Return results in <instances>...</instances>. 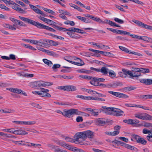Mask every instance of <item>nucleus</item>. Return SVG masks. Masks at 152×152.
<instances>
[{
	"label": "nucleus",
	"instance_id": "obj_1",
	"mask_svg": "<svg viewBox=\"0 0 152 152\" xmlns=\"http://www.w3.org/2000/svg\"><path fill=\"white\" fill-rule=\"evenodd\" d=\"M19 17L21 20L25 22L31 24L39 28L44 29L53 32H56V30L53 28L39 22H35L33 20L20 16H19Z\"/></svg>",
	"mask_w": 152,
	"mask_h": 152
},
{
	"label": "nucleus",
	"instance_id": "obj_2",
	"mask_svg": "<svg viewBox=\"0 0 152 152\" xmlns=\"http://www.w3.org/2000/svg\"><path fill=\"white\" fill-rule=\"evenodd\" d=\"M136 118L143 120H152V116L145 113H137L134 114Z\"/></svg>",
	"mask_w": 152,
	"mask_h": 152
},
{
	"label": "nucleus",
	"instance_id": "obj_3",
	"mask_svg": "<svg viewBox=\"0 0 152 152\" xmlns=\"http://www.w3.org/2000/svg\"><path fill=\"white\" fill-rule=\"evenodd\" d=\"M83 16L85 17H87L89 18L90 19H91L92 20L99 22L100 23H107L108 24V22H109V21L110 20H105L104 21L102 20L100 18L97 17H95L92 15H91L90 14H84L83 15Z\"/></svg>",
	"mask_w": 152,
	"mask_h": 152
},
{
	"label": "nucleus",
	"instance_id": "obj_4",
	"mask_svg": "<svg viewBox=\"0 0 152 152\" xmlns=\"http://www.w3.org/2000/svg\"><path fill=\"white\" fill-rule=\"evenodd\" d=\"M57 113L62 115L65 117H67L69 118L72 117V109H70L68 110H63V112H62L60 110H57L56 111Z\"/></svg>",
	"mask_w": 152,
	"mask_h": 152
},
{
	"label": "nucleus",
	"instance_id": "obj_5",
	"mask_svg": "<svg viewBox=\"0 0 152 152\" xmlns=\"http://www.w3.org/2000/svg\"><path fill=\"white\" fill-rule=\"evenodd\" d=\"M74 138L76 141H78L80 138L84 140L86 139V131L83 132H78L76 133L74 136Z\"/></svg>",
	"mask_w": 152,
	"mask_h": 152
},
{
	"label": "nucleus",
	"instance_id": "obj_6",
	"mask_svg": "<svg viewBox=\"0 0 152 152\" xmlns=\"http://www.w3.org/2000/svg\"><path fill=\"white\" fill-rule=\"evenodd\" d=\"M60 88L61 90L66 91H75L77 90L76 86L72 85H68L65 86L60 87Z\"/></svg>",
	"mask_w": 152,
	"mask_h": 152
},
{
	"label": "nucleus",
	"instance_id": "obj_7",
	"mask_svg": "<svg viewBox=\"0 0 152 152\" xmlns=\"http://www.w3.org/2000/svg\"><path fill=\"white\" fill-rule=\"evenodd\" d=\"M108 93L110 94H111L114 96L119 98H127L128 97V96L127 95L120 92H115L112 91H108Z\"/></svg>",
	"mask_w": 152,
	"mask_h": 152
},
{
	"label": "nucleus",
	"instance_id": "obj_8",
	"mask_svg": "<svg viewBox=\"0 0 152 152\" xmlns=\"http://www.w3.org/2000/svg\"><path fill=\"white\" fill-rule=\"evenodd\" d=\"M7 89L9 90L10 91L13 93L22 94L25 96H27L26 94L24 91H22V90L19 89L15 88H7Z\"/></svg>",
	"mask_w": 152,
	"mask_h": 152
},
{
	"label": "nucleus",
	"instance_id": "obj_9",
	"mask_svg": "<svg viewBox=\"0 0 152 152\" xmlns=\"http://www.w3.org/2000/svg\"><path fill=\"white\" fill-rule=\"evenodd\" d=\"M31 86L34 88L41 86L44 87V81L40 80L34 81L31 83Z\"/></svg>",
	"mask_w": 152,
	"mask_h": 152
},
{
	"label": "nucleus",
	"instance_id": "obj_10",
	"mask_svg": "<svg viewBox=\"0 0 152 152\" xmlns=\"http://www.w3.org/2000/svg\"><path fill=\"white\" fill-rule=\"evenodd\" d=\"M54 142L57 145H60L61 146L63 147L69 149L70 150V146L66 144L63 141L60 140H54Z\"/></svg>",
	"mask_w": 152,
	"mask_h": 152
},
{
	"label": "nucleus",
	"instance_id": "obj_11",
	"mask_svg": "<svg viewBox=\"0 0 152 152\" xmlns=\"http://www.w3.org/2000/svg\"><path fill=\"white\" fill-rule=\"evenodd\" d=\"M119 48L121 50L128 53L132 54H134L135 55L140 56H142V55L140 53L134 52H132L131 51L129 50L127 48L125 47L121 46H119Z\"/></svg>",
	"mask_w": 152,
	"mask_h": 152
},
{
	"label": "nucleus",
	"instance_id": "obj_12",
	"mask_svg": "<svg viewBox=\"0 0 152 152\" xmlns=\"http://www.w3.org/2000/svg\"><path fill=\"white\" fill-rule=\"evenodd\" d=\"M102 108L104 109L103 111L107 115H112L113 112H114V107H107L106 106L102 107Z\"/></svg>",
	"mask_w": 152,
	"mask_h": 152
},
{
	"label": "nucleus",
	"instance_id": "obj_13",
	"mask_svg": "<svg viewBox=\"0 0 152 152\" xmlns=\"http://www.w3.org/2000/svg\"><path fill=\"white\" fill-rule=\"evenodd\" d=\"M72 115H81L85 117H88L90 115L85 113L78 111L77 109H72Z\"/></svg>",
	"mask_w": 152,
	"mask_h": 152
},
{
	"label": "nucleus",
	"instance_id": "obj_14",
	"mask_svg": "<svg viewBox=\"0 0 152 152\" xmlns=\"http://www.w3.org/2000/svg\"><path fill=\"white\" fill-rule=\"evenodd\" d=\"M13 5H14L12 6V7L13 9L18 12L20 13L24 14L26 13V11H24L22 9L18 7V6H19V5L18 4L15 3V4H14Z\"/></svg>",
	"mask_w": 152,
	"mask_h": 152
},
{
	"label": "nucleus",
	"instance_id": "obj_15",
	"mask_svg": "<svg viewBox=\"0 0 152 152\" xmlns=\"http://www.w3.org/2000/svg\"><path fill=\"white\" fill-rule=\"evenodd\" d=\"M140 68H134L133 70H132L133 77H137L140 75Z\"/></svg>",
	"mask_w": 152,
	"mask_h": 152
},
{
	"label": "nucleus",
	"instance_id": "obj_16",
	"mask_svg": "<svg viewBox=\"0 0 152 152\" xmlns=\"http://www.w3.org/2000/svg\"><path fill=\"white\" fill-rule=\"evenodd\" d=\"M141 83L146 85H149L152 84V80L147 79H142L140 80Z\"/></svg>",
	"mask_w": 152,
	"mask_h": 152
},
{
	"label": "nucleus",
	"instance_id": "obj_17",
	"mask_svg": "<svg viewBox=\"0 0 152 152\" xmlns=\"http://www.w3.org/2000/svg\"><path fill=\"white\" fill-rule=\"evenodd\" d=\"M122 71L124 73V77H126L127 75H129L130 76V77L132 78L133 77V72L132 71L126 70L125 69H122Z\"/></svg>",
	"mask_w": 152,
	"mask_h": 152
},
{
	"label": "nucleus",
	"instance_id": "obj_18",
	"mask_svg": "<svg viewBox=\"0 0 152 152\" xmlns=\"http://www.w3.org/2000/svg\"><path fill=\"white\" fill-rule=\"evenodd\" d=\"M27 132L21 130H14V134L18 135H24L27 134Z\"/></svg>",
	"mask_w": 152,
	"mask_h": 152
},
{
	"label": "nucleus",
	"instance_id": "obj_19",
	"mask_svg": "<svg viewBox=\"0 0 152 152\" xmlns=\"http://www.w3.org/2000/svg\"><path fill=\"white\" fill-rule=\"evenodd\" d=\"M114 112L116 113L115 115L117 116L123 115L124 113V112L121 110L114 108Z\"/></svg>",
	"mask_w": 152,
	"mask_h": 152
},
{
	"label": "nucleus",
	"instance_id": "obj_20",
	"mask_svg": "<svg viewBox=\"0 0 152 152\" xmlns=\"http://www.w3.org/2000/svg\"><path fill=\"white\" fill-rule=\"evenodd\" d=\"M76 18L86 23H90L91 22V21L89 19L85 17L77 16H76Z\"/></svg>",
	"mask_w": 152,
	"mask_h": 152
},
{
	"label": "nucleus",
	"instance_id": "obj_21",
	"mask_svg": "<svg viewBox=\"0 0 152 152\" xmlns=\"http://www.w3.org/2000/svg\"><path fill=\"white\" fill-rule=\"evenodd\" d=\"M108 69L104 66L102 67L101 69H99V72H100L104 75H106L108 72Z\"/></svg>",
	"mask_w": 152,
	"mask_h": 152
},
{
	"label": "nucleus",
	"instance_id": "obj_22",
	"mask_svg": "<svg viewBox=\"0 0 152 152\" xmlns=\"http://www.w3.org/2000/svg\"><path fill=\"white\" fill-rule=\"evenodd\" d=\"M86 137L89 138H93L94 137V132L90 130L86 131Z\"/></svg>",
	"mask_w": 152,
	"mask_h": 152
},
{
	"label": "nucleus",
	"instance_id": "obj_23",
	"mask_svg": "<svg viewBox=\"0 0 152 152\" xmlns=\"http://www.w3.org/2000/svg\"><path fill=\"white\" fill-rule=\"evenodd\" d=\"M29 42L32 43V44H39L40 46H45V44L43 43H41L39 42H38L37 41L33 39H29Z\"/></svg>",
	"mask_w": 152,
	"mask_h": 152
},
{
	"label": "nucleus",
	"instance_id": "obj_24",
	"mask_svg": "<svg viewBox=\"0 0 152 152\" xmlns=\"http://www.w3.org/2000/svg\"><path fill=\"white\" fill-rule=\"evenodd\" d=\"M140 98L141 99H152V95L148 94L144 95H141L140 96Z\"/></svg>",
	"mask_w": 152,
	"mask_h": 152
},
{
	"label": "nucleus",
	"instance_id": "obj_25",
	"mask_svg": "<svg viewBox=\"0 0 152 152\" xmlns=\"http://www.w3.org/2000/svg\"><path fill=\"white\" fill-rule=\"evenodd\" d=\"M102 110V109H100V110H98L96 109H94V110L91 113V114L93 116H97L98 115L99 113L101 112V110Z\"/></svg>",
	"mask_w": 152,
	"mask_h": 152
},
{
	"label": "nucleus",
	"instance_id": "obj_26",
	"mask_svg": "<svg viewBox=\"0 0 152 152\" xmlns=\"http://www.w3.org/2000/svg\"><path fill=\"white\" fill-rule=\"evenodd\" d=\"M69 5L71 7L77 9L78 11L80 12H83V10H82V9L80 7H78V6L75 5L72 3L70 4Z\"/></svg>",
	"mask_w": 152,
	"mask_h": 152
},
{
	"label": "nucleus",
	"instance_id": "obj_27",
	"mask_svg": "<svg viewBox=\"0 0 152 152\" xmlns=\"http://www.w3.org/2000/svg\"><path fill=\"white\" fill-rule=\"evenodd\" d=\"M43 61L45 64L50 66H51L53 65L52 62L51 61L47 59H43Z\"/></svg>",
	"mask_w": 152,
	"mask_h": 152
},
{
	"label": "nucleus",
	"instance_id": "obj_28",
	"mask_svg": "<svg viewBox=\"0 0 152 152\" xmlns=\"http://www.w3.org/2000/svg\"><path fill=\"white\" fill-rule=\"evenodd\" d=\"M124 147H125V148H127L129 149H130L132 150H136L137 149V148L134 147L132 146L131 145H130L126 143H125L124 144Z\"/></svg>",
	"mask_w": 152,
	"mask_h": 152
},
{
	"label": "nucleus",
	"instance_id": "obj_29",
	"mask_svg": "<svg viewBox=\"0 0 152 152\" xmlns=\"http://www.w3.org/2000/svg\"><path fill=\"white\" fill-rule=\"evenodd\" d=\"M85 91L87 92L89 94L92 95H95L96 94H98V93L96 91L92 90L90 89H85Z\"/></svg>",
	"mask_w": 152,
	"mask_h": 152
},
{
	"label": "nucleus",
	"instance_id": "obj_30",
	"mask_svg": "<svg viewBox=\"0 0 152 152\" xmlns=\"http://www.w3.org/2000/svg\"><path fill=\"white\" fill-rule=\"evenodd\" d=\"M65 140L66 142H75V143H77L75 142L76 141L75 140V138H74V139H73L69 137H65Z\"/></svg>",
	"mask_w": 152,
	"mask_h": 152
},
{
	"label": "nucleus",
	"instance_id": "obj_31",
	"mask_svg": "<svg viewBox=\"0 0 152 152\" xmlns=\"http://www.w3.org/2000/svg\"><path fill=\"white\" fill-rule=\"evenodd\" d=\"M45 53L50 56H55L56 55V54L54 52L50 50H46Z\"/></svg>",
	"mask_w": 152,
	"mask_h": 152
},
{
	"label": "nucleus",
	"instance_id": "obj_32",
	"mask_svg": "<svg viewBox=\"0 0 152 152\" xmlns=\"http://www.w3.org/2000/svg\"><path fill=\"white\" fill-rule=\"evenodd\" d=\"M97 123L99 125L102 126L105 124V122L103 119L99 118L97 120Z\"/></svg>",
	"mask_w": 152,
	"mask_h": 152
},
{
	"label": "nucleus",
	"instance_id": "obj_33",
	"mask_svg": "<svg viewBox=\"0 0 152 152\" xmlns=\"http://www.w3.org/2000/svg\"><path fill=\"white\" fill-rule=\"evenodd\" d=\"M137 142L145 145L146 144L147 141L144 138L140 137Z\"/></svg>",
	"mask_w": 152,
	"mask_h": 152
},
{
	"label": "nucleus",
	"instance_id": "obj_34",
	"mask_svg": "<svg viewBox=\"0 0 152 152\" xmlns=\"http://www.w3.org/2000/svg\"><path fill=\"white\" fill-rule=\"evenodd\" d=\"M140 137L138 135L134 134L132 136V138H131V140L133 141L136 140L137 142Z\"/></svg>",
	"mask_w": 152,
	"mask_h": 152
},
{
	"label": "nucleus",
	"instance_id": "obj_35",
	"mask_svg": "<svg viewBox=\"0 0 152 152\" xmlns=\"http://www.w3.org/2000/svg\"><path fill=\"white\" fill-rule=\"evenodd\" d=\"M79 77L81 78H82L83 79H89L90 80H92L93 78V77H91L87 75H81L79 76Z\"/></svg>",
	"mask_w": 152,
	"mask_h": 152
},
{
	"label": "nucleus",
	"instance_id": "obj_36",
	"mask_svg": "<svg viewBox=\"0 0 152 152\" xmlns=\"http://www.w3.org/2000/svg\"><path fill=\"white\" fill-rule=\"evenodd\" d=\"M147 139L150 142H152V130L151 132L146 137Z\"/></svg>",
	"mask_w": 152,
	"mask_h": 152
},
{
	"label": "nucleus",
	"instance_id": "obj_37",
	"mask_svg": "<svg viewBox=\"0 0 152 152\" xmlns=\"http://www.w3.org/2000/svg\"><path fill=\"white\" fill-rule=\"evenodd\" d=\"M92 80H94L96 81H97L98 82H103L104 81L105 79L103 78H99V77H93Z\"/></svg>",
	"mask_w": 152,
	"mask_h": 152
},
{
	"label": "nucleus",
	"instance_id": "obj_38",
	"mask_svg": "<svg viewBox=\"0 0 152 152\" xmlns=\"http://www.w3.org/2000/svg\"><path fill=\"white\" fill-rule=\"evenodd\" d=\"M118 34H126L128 35H130V33L129 32H127L126 31H124L122 30H118Z\"/></svg>",
	"mask_w": 152,
	"mask_h": 152
},
{
	"label": "nucleus",
	"instance_id": "obj_39",
	"mask_svg": "<svg viewBox=\"0 0 152 152\" xmlns=\"http://www.w3.org/2000/svg\"><path fill=\"white\" fill-rule=\"evenodd\" d=\"M141 39L144 41L148 42L152 39L151 38H149L146 36H141Z\"/></svg>",
	"mask_w": 152,
	"mask_h": 152
},
{
	"label": "nucleus",
	"instance_id": "obj_40",
	"mask_svg": "<svg viewBox=\"0 0 152 152\" xmlns=\"http://www.w3.org/2000/svg\"><path fill=\"white\" fill-rule=\"evenodd\" d=\"M58 11L60 13L64 14L70 16L71 15V14L69 12L66 11L59 10Z\"/></svg>",
	"mask_w": 152,
	"mask_h": 152
},
{
	"label": "nucleus",
	"instance_id": "obj_41",
	"mask_svg": "<svg viewBox=\"0 0 152 152\" xmlns=\"http://www.w3.org/2000/svg\"><path fill=\"white\" fill-rule=\"evenodd\" d=\"M109 76L112 78H114L115 76V73L112 70H110L108 72Z\"/></svg>",
	"mask_w": 152,
	"mask_h": 152
},
{
	"label": "nucleus",
	"instance_id": "obj_42",
	"mask_svg": "<svg viewBox=\"0 0 152 152\" xmlns=\"http://www.w3.org/2000/svg\"><path fill=\"white\" fill-rule=\"evenodd\" d=\"M15 112V110H11L10 109H6L4 110H3L2 112L4 113H13Z\"/></svg>",
	"mask_w": 152,
	"mask_h": 152
},
{
	"label": "nucleus",
	"instance_id": "obj_43",
	"mask_svg": "<svg viewBox=\"0 0 152 152\" xmlns=\"http://www.w3.org/2000/svg\"><path fill=\"white\" fill-rule=\"evenodd\" d=\"M49 91V90L48 89L42 88V97H46V94Z\"/></svg>",
	"mask_w": 152,
	"mask_h": 152
},
{
	"label": "nucleus",
	"instance_id": "obj_44",
	"mask_svg": "<svg viewBox=\"0 0 152 152\" xmlns=\"http://www.w3.org/2000/svg\"><path fill=\"white\" fill-rule=\"evenodd\" d=\"M99 53L106 56H109L111 54V53L109 52H103L101 51H99Z\"/></svg>",
	"mask_w": 152,
	"mask_h": 152
},
{
	"label": "nucleus",
	"instance_id": "obj_45",
	"mask_svg": "<svg viewBox=\"0 0 152 152\" xmlns=\"http://www.w3.org/2000/svg\"><path fill=\"white\" fill-rule=\"evenodd\" d=\"M64 59L71 64L72 62V57L70 56H66L64 57Z\"/></svg>",
	"mask_w": 152,
	"mask_h": 152
},
{
	"label": "nucleus",
	"instance_id": "obj_46",
	"mask_svg": "<svg viewBox=\"0 0 152 152\" xmlns=\"http://www.w3.org/2000/svg\"><path fill=\"white\" fill-rule=\"evenodd\" d=\"M133 119H128V120H124V122L129 124L133 125Z\"/></svg>",
	"mask_w": 152,
	"mask_h": 152
},
{
	"label": "nucleus",
	"instance_id": "obj_47",
	"mask_svg": "<svg viewBox=\"0 0 152 152\" xmlns=\"http://www.w3.org/2000/svg\"><path fill=\"white\" fill-rule=\"evenodd\" d=\"M14 144L17 145H24L25 143H24L25 142L24 141L21 140L19 141H16V142H14Z\"/></svg>",
	"mask_w": 152,
	"mask_h": 152
},
{
	"label": "nucleus",
	"instance_id": "obj_48",
	"mask_svg": "<svg viewBox=\"0 0 152 152\" xmlns=\"http://www.w3.org/2000/svg\"><path fill=\"white\" fill-rule=\"evenodd\" d=\"M92 81H90V83L92 85L95 86H98L99 82L94 80H91Z\"/></svg>",
	"mask_w": 152,
	"mask_h": 152
},
{
	"label": "nucleus",
	"instance_id": "obj_49",
	"mask_svg": "<svg viewBox=\"0 0 152 152\" xmlns=\"http://www.w3.org/2000/svg\"><path fill=\"white\" fill-rule=\"evenodd\" d=\"M132 21L134 22V23H136L137 25H138L139 26H141V24L142 23L140 21L137 20L135 19L132 20Z\"/></svg>",
	"mask_w": 152,
	"mask_h": 152
},
{
	"label": "nucleus",
	"instance_id": "obj_50",
	"mask_svg": "<svg viewBox=\"0 0 152 152\" xmlns=\"http://www.w3.org/2000/svg\"><path fill=\"white\" fill-rule=\"evenodd\" d=\"M33 93L36 95H38L41 96H42V88L41 91H33Z\"/></svg>",
	"mask_w": 152,
	"mask_h": 152
},
{
	"label": "nucleus",
	"instance_id": "obj_51",
	"mask_svg": "<svg viewBox=\"0 0 152 152\" xmlns=\"http://www.w3.org/2000/svg\"><path fill=\"white\" fill-rule=\"evenodd\" d=\"M137 106L138 107H137L142 108V109L145 110H150V111L152 110V109H151L148 107L141 106L140 105H137Z\"/></svg>",
	"mask_w": 152,
	"mask_h": 152
},
{
	"label": "nucleus",
	"instance_id": "obj_52",
	"mask_svg": "<svg viewBox=\"0 0 152 152\" xmlns=\"http://www.w3.org/2000/svg\"><path fill=\"white\" fill-rule=\"evenodd\" d=\"M43 10L45 11H46L49 13H50L51 15H53L55 13L54 11H53V10H51L50 9H49L46 8H44L43 9Z\"/></svg>",
	"mask_w": 152,
	"mask_h": 152
},
{
	"label": "nucleus",
	"instance_id": "obj_53",
	"mask_svg": "<svg viewBox=\"0 0 152 152\" xmlns=\"http://www.w3.org/2000/svg\"><path fill=\"white\" fill-rule=\"evenodd\" d=\"M53 84L52 83L44 81V87L49 86L52 85Z\"/></svg>",
	"mask_w": 152,
	"mask_h": 152
},
{
	"label": "nucleus",
	"instance_id": "obj_54",
	"mask_svg": "<svg viewBox=\"0 0 152 152\" xmlns=\"http://www.w3.org/2000/svg\"><path fill=\"white\" fill-rule=\"evenodd\" d=\"M0 136H4L7 137L11 138V135L10 134H7L4 133L2 132H0Z\"/></svg>",
	"mask_w": 152,
	"mask_h": 152
},
{
	"label": "nucleus",
	"instance_id": "obj_55",
	"mask_svg": "<svg viewBox=\"0 0 152 152\" xmlns=\"http://www.w3.org/2000/svg\"><path fill=\"white\" fill-rule=\"evenodd\" d=\"M143 126L147 127H152V124L147 122H145L143 124Z\"/></svg>",
	"mask_w": 152,
	"mask_h": 152
},
{
	"label": "nucleus",
	"instance_id": "obj_56",
	"mask_svg": "<svg viewBox=\"0 0 152 152\" xmlns=\"http://www.w3.org/2000/svg\"><path fill=\"white\" fill-rule=\"evenodd\" d=\"M114 20L115 22H117L120 24H122L123 23H124V21L123 20L120 19L116 18H115Z\"/></svg>",
	"mask_w": 152,
	"mask_h": 152
},
{
	"label": "nucleus",
	"instance_id": "obj_57",
	"mask_svg": "<svg viewBox=\"0 0 152 152\" xmlns=\"http://www.w3.org/2000/svg\"><path fill=\"white\" fill-rule=\"evenodd\" d=\"M140 72L144 73H148L149 72V70L148 69L140 68Z\"/></svg>",
	"mask_w": 152,
	"mask_h": 152
},
{
	"label": "nucleus",
	"instance_id": "obj_58",
	"mask_svg": "<svg viewBox=\"0 0 152 152\" xmlns=\"http://www.w3.org/2000/svg\"><path fill=\"white\" fill-rule=\"evenodd\" d=\"M34 11L38 14H40L44 15L43 12L38 8L36 9V10H35Z\"/></svg>",
	"mask_w": 152,
	"mask_h": 152
},
{
	"label": "nucleus",
	"instance_id": "obj_59",
	"mask_svg": "<svg viewBox=\"0 0 152 152\" xmlns=\"http://www.w3.org/2000/svg\"><path fill=\"white\" fill-rule=\"evenodd\" d=\"M39 18L41 20L47 23V22H48V19L46 18H45L43 17L42 16H40L39 17Z\"/></svg>",
	"mask_w": 152,
	"mask_h": 152
},
{
	"label": "nucleus",
	"instance_id": "obj_60",
	"mask_svg": "<svg viewBox=\"0 0 152 152\" xmlns=\"http://www.w3.org/2000/svg\"><path fill=\"white\" fill-rule=\"evenodd\" d=\"M151 132V130L150 131L146 129H144L143 130L142 133L144 134H150V133Z\"/></svg>",
	"mask_w": 152,
	"mask_h": 152
},
{
	"label": "nucleus",
	"instance_id": "obj_61",
	"mask_svg": "<svg viewBox=\"0 0 152 152\" xmlns=\"http://www.w3.org/2000/svg\"><path fill=\"white\" fill-rule=\"evenodd\" d=\"M34 75L32 74L25 73L24 75V77L31 78L33 77Z\"/></svg>",
	"mask_w": 152,
	"mask_h": 152
},
{
	"label": "nucleus",
	"instance_id": "obj_62",
	"mask_svg": "<svg viewBox=\"0 0 152 152\" xmlns=\"http://www.w3.org/2000/svg\"><path fill=\"white\" fill-rule=\"evenodd\" d=\"M10 20L12 22L15 23V24H17V22L18 20H17L16 19L13 18H10Z\"/></svg>",
	"mask_w": 152,
	"mask_h": 152
},
{
	"label": "nucleus",
	"instance_id": "obj_63",
	"mask_svg": "<svg viewBox=\"0 0 152 152\" xmlns=\"http://www.w3.org/2000/svg\"><path fill=\"white\" fill-rule=\"evenodd\" d=\"M60 66V65L59 64H54L52 67V69L54 70H55L58 68H59Z\"/></svg>",
	"mask_w": 152,
	"mask_h": 152
},
{
	"label": "nucleus",
	"instance_id": "obj_64",
	"mask_svg": "<svg viewBox=\"0 0 152 152\" xmlns=\"http://www.w3.org/2000/svg\"><path fill=\"white\" fill-rule=\"evenodd\" d=\"M149 26V25L145 24L143 23H142L140 27H143L146 29H148Z\"/></svg>",
	"mask_w": 152,
	"mask_h": 152
}]
</instances>
